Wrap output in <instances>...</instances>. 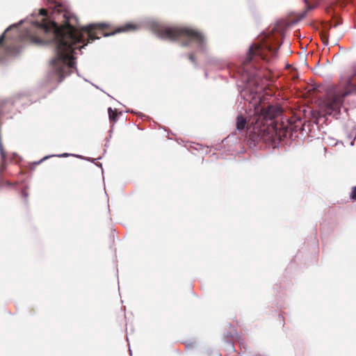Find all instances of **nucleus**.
Masks as SVG:
<instances>
[{"instance_id":"nucleus-2","label":"nucleus","mask_w":356,"mask_h":356,"mask_svg":"<svg viewBox=\"0 0 356 356\" xmlns=\"http://www.w3.org/2000/svg\"><path fill=\"white\" fill-rule=\"evenodd\" d=\"M248 127L249 138L254 143L270 139L273 134V120L280 115L282 110L275 106L257 108Z\"/></svg>"},{"instance_id":"nucleus-1","label":"nucleus","mask_w":356,"mask_h":356,"mask_svg":"<svg viewBox=\"0 0 356 356\" xmlns=\"http://www.w3.org/2000/svg\"><path fill=\"white\" fill-rule=\"evenodd\" d=\"M54 3V15H60L62 24L59 26L54 21L43 18L41 22L33 24L35 30L27 33L26 39L34 45H42L54 42L56 56L51 61L54 70H72L75 62L73 53L75 49H81L88 43L116 33L131 32L138 29L137 25L128 23L116 28H112L104 23L94 24L86 27L78 26V19L66 9L65 6L56 1L47 0Z\"/></svg>"},{"instance_id":"nucleus-8","label":"nucleus","mask_w":356,"mask_h":356,"mask_svg":"<svg viewBox=\"0 0 356 356\" xmlns=\"http://www.w3.org/2000/svg\"><path fill=\"white\" fill-rule=\"evenodd\" d=\"M108 116L111 121L115 122L118 118V113L116 110H113L111 107L108 109Z\"/></svg>"},{"instance_id":"nucleus-17","label":"nucleus","mask_w":356,"mask_h":356,"mask_svg":"<svg viewBox=\"0 0 356 356\" xmlns=\"http://www.w3.org/2000/svg\"><path fill=\"white\" fill-rule=\"evenodd\" d=\"M68 156V154H63L62 155V156Z\"/></svg>"},{"instance_id":"nucleus-10","label":"nucleus","mask_w":356,"mask_h":356,"mask_svg":"<svg viewBox=\"0 0 356 356\" xmlns=\"http://www.w3.org/2000/svg\"><path fill=\"white\" fill-rule=\"evenodd\" d=\"M22 196L24 199V201L26 202L29 197V193L26 188L22 190Z\"/></svg>"},{"instance_id":"nucleus-4","label":"nucleus","mask_w":356,"mask_h":356,"mask_svg":"<svg viewBox=\"0 0 356 356\" xmlns=\"http://www.w3.org/2000/svg\"><path fill=\"white\" fill-rule=\"evenodd\" d=\"M353 94H356V72L349 76L339 86L329 88L324 100V106L327 114L337 111L343 104L344 99Z\"/></svg>"},{"instance_id":"nucleus-13","label":"nucleus","mask_w":356,"mask_h":356,"mask_svg":"<svg viewBox=\"0 0 356 356\" xmlns=\"http://www.w3.org/2000/svg\"><path fill=\"white\" fill-rule=\"evenodd\" d=\"M40 14L42 16H47V10L42 8L40 10Z\"/></svg>"},{"instance_id":"nucleus-12","label":"nucleus","mask_w":356,"mask_h":356,"mask_svg":"<svg viewBox=\"0 0 356 356\" xmlns=\"http://www.w3.org/2000/svg\"><path fill=\"white\" fill-rule=\"evenodd\" d=\"M350 197L353 200H356V186L353 188Z\"/></svg>"},{"instance_id":"nucleus-11","label":"nucleus","mask_w":356,"mask_h":356,"mask_svg":"<svg viewBox=\"0 0 356 356\" xmlns=\"http://www.w3.org/2000/svg\"><path fill=\"white\" fill-rule=\"evenodd\" d=\"M305 2L306 3V6H307V10L305 12V14L303 15V16H305L306 15V13L312 9L314 8V6H311L309 3V0H305Z\"/></svg>"},{"instance_id":"nucleus-5","label":"nucleus","mask_w":356,"mask_h":356,"mask_svg":"<svg viewBox=\"0 0 356 356\" xmlns=\"http://www.w3.org/2000/svg\"><path fill=\"white\" fill-rule=\"evenodd\" d=\"M155 32L158 37L163 40L174 41L182 39L183 47H187L191 42H195L202 47L204 43V35L197 30L190 28L160 26L155 29Z\"/></svg>"},{"instance_id":"nucleus-15","label":"nucleus","mask_w":356,"mask_h":356,"mask_svg":"<svg viewBox=\"0 0 356 356\" xmlns=\"http://www.w3.org/2000/svg\"><path fill=\"white\" fill-rule=\"evenodd\" d=\"M51 156H46L44 157H43L42 159H40L39 161L38 162H35V164L36 165H39L40 164L42 161H44V160L47 159L48 158H49Z\"/></svg>"},{"instance_id":"nucleus-14","label":"nucleus","mask_w":356,"mask_h":356,"mask_svg":"<svg viewBox=\"0 0 356 356\" xmlns=\"http://www.w3.org/2000/svg\"><path fill=\"white\" fill-rule=\"evenodd\" d=\"M188 59L192 62V63H195V56L192 54H189L188 55Z\"/></svg>"},{"instance_id":"nucleus-6","label":"nucleus","mask_w":356,"mask_h":356,"mask_svg":"<svg viewBox=\"0 0 356 356\" xmlns=\"http://www.w3.org/2000/svg\"><path fill=\"white\" fill-rule=\"evenodd\" d=\"M4 34L0 36V60H3L5 57L8 54V51L3 49V42L4 41Z\"/></svg>"},{"instance_id":"nucleus-3","label":"nucleus","mask_w":356,"mask_h":356,"mask_svg":"<svg viewBox=\"0 0 356 356\" xmlns=\"http://www.w3.org/2000/svg\"><path fill=\"white\" fill-rule=\"evenodd\" d=\"M267 53L275 56L277 49L267 44H254L250 47L246 58L238 70L245 81L250 82L256 76H258L257 70L259 66V62L267 59Z\"/></svg>"},{"instance_id":"nucleus-9","label":"nucleus","mask_w":356,"mask_h":356,"mask_svg":"<svg viewBox=\"0 0 356 356\" xmlns=\"http://www.w3.org/2000/svg\"><path fill=\"white\" fill-rule=\"evenodd\" d=\"M6 168V158L1 159L0 162V173L3 172Z\"/></svg>"},{"instance_id":"nucleus-7","label":"nucleus","mask_w":356,"mask_h":356,"mask_svg":"<svg viewBox=\"0 0 356 356\" xmlns=\"http://www.w3.org/2000/svg\"><path fill=\"white\" fill-rule=\"evenodd\" d=\"M246 125V120L242 115H238L236 118V128L238 130H243Z\"/></svg>"},{"instance_id":"nucleus-16","label":"nucleus","mask_w":356,"mask_h":356,"mask_svg":"<svg viewBox=\"0 0 356 356\" xmlns=\"http://www.w3.org/2000/svg\"><path fill=\"white\" fill-rule=\"evenodd\" d=\"M322 40L324 43H327V38H322Z\"/></svg>"}]
</instances>
